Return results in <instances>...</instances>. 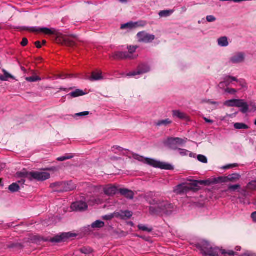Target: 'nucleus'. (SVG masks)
Returning a JSON list of instances; mask_svg holds the SVG:
<instances>
[{
    "label": "nucleus",
    "mask_w": 256,
    "mask_h": 256,
    "mask_svg": "<svg viewBox=\"0 0 256 256\" xmlns=\"http://www.w3.org/2000/svg\"><path fill=\"white\" fill-rule=\"evenodd\" d=\"M132 158L136 160H138L140 162H142L144 163L146 158L142 156H140L138 154H132Z\"/></svg>",
    "instance_id": "obj_39"
},
{
    "label": "nucleus",
    "mask_w": 256,
    "mask_h": 256,
    "mask_svg": "<svg viewBox=\"0 0 256 256\" xmlns=\"http://www.w3.org/2000/svg\"><path fill=\"white\" fill-rule=\"evenodd\" d=\"M172 123V121L169 119H166L164 120H159L157 123L156 125L158 126H167L168 124H170Z\"/></svg>",
    "instance_id": "obj_34"
},
{
    "label": "nucleus",
    "mask_w": 256,
    "mask_h": 256,
    "mask_svg": "<svg viewBox=\"0 0 256 256\" xmlns=\"http://www.w3.org/2000/svg\"><path fill=\"white\" fill-rule=\"evenodd\" d=\"M234 128L238 130H242V129H248V125L244 124V123H236L234 124Z\"/></svg>",
    "instance_id": "obj_31"
},
{
    "label": "nucleus",
    "mask_w": 256,
    "mask_h": 256,
    "mask_svg": "<svg viewBox=\"0 0 256 256\" xmlns=\"http://www.w3.org/2000/svg\"><path fill=\"white\" fill-rule=\"evenodd\" d=\"M199 182H198V180H196L192 183V186H193L192 188H197L198 186Z\"/></svg>",
    "instance_id": "obj_59"
},
{
    "label": "nucleus",
    "mask_w": 256,
    "mask_h": 256,
    "mask_svg": "<svg viewBox=\"0 0 256 256\" xmlns=\"http://www.w3.org/2000/svg\"><path fill=\"white\" fill-rule=\"evenodd\" d=\"M206 20L209 22H214L216 20V18L214 16H208L206 18Z\"/></svg>",
    "instance_id": "obj_45"
},
{
    "label": "nucleus",
    "mask_w": 256,
    "mask_h": 256,
    "mask_svg": "<svg viewBox=\"0 0 256 256\" xmlns=\"http://www.w3.org/2000/svg\"><path fill=\"white\" fill-rule=\"evenodd\" d=\"M246 188L248 190L253 191L256 190V181L252 180L246 186Z\"/></svg>",
    "instance_id": "obj_30"
},
{
    "label": "nucleus",
    "mask_w": 256,
    "mask_h": 256,
    "mask_svg": "<svg viewBox=\"0 0 256 256\" xmlns=\"http://www.w3.org/2000/svg\"><path fill=\"white\" fill-rule=\"evenodd\" d=\"M251 218L254 222H256V212H254L252 214Z\"/></svg>",
    "instance_id": "obj_61"
},
{
    "label": "nucleus",
    "mask_w": 256,
    "mask_h": 256,
    "mask_svg": "<svg viewBox=\"0 0 256 256\" xmlns=\"http://www.w3.org/2000/svg\"><path fill=\"white\" fill-rule=\"evenodd\" d=\"M225 92L230 94H234L236 90L234 88H227L225 90Z\"/></svg>",
    "instance_id": "obj_50"
},
{
    "label": "nucleus",
    "mask_w": 256,
    "mask_h": 256,
    "mask_svg": "<svg viewBox=\"0 0 256 256\" xmlns=\"http://www.w3.org/2000/svg\"><path fill=\"white\" fill-rule=\"evenodd\" d=\"M138 74H140V73H138V70L136 72H132L127 74L128 76H136Z\"/></svg>",
    "instance_id": "obj_54"
},
{
    "label": "nucleus",
    "mask_w": 256,
    "mask_h": 256,
    "mask_svg": "<svg viewBox=\"0 0 256 256\" xmlns=\"http://www.w3.org/2000/svg\"><path fill=\"white\" fill-rule=\"evenodd\" d=\"M240 184H235V185H230L229 186L228 188V190L235 191L236 190L240 188Z\"/></svg>",
    "instance_id": "obj_44"
},
{
    "label": "nucleus",
    "mask_w": 256,
    "mask_h": 256,
    "mask_svg": "<svg viewBox=\"0 0 256 256\" xmlns=\"http://www.w3.org/2000/svg\"><path fill=\"white\" fill-rule=\"evenodd\" d=\"M8 190L12 193L19 191L20 188L17 183H12L8 188Z\"/></svg>",
    "instance_id": "obj_26"
},
{
    "label": "nucleus",
    "mask_w": 256,
    "mask_h": 256,
    "mask_svg": "<svg viewBox=\"0 0 256 256\" xmlns=\"http://www.w3.org/2000/svg\"><path fill=\"white\" fill-rule=\"evenodd\" d=\"M72 76V74H62V75H60L59 76V78L62 79H65V78H71Z\"/></svg>",
    "instance_id": "obj_56"
},
{
    "label": "nucleus",
    "mask_w": 256,
    "mask_h": 256,
    "mask_svg": "<svg viewBox=\"0 0 256 256\" xmlns=\"http://www.w3.org/2000/svg\"><path fill=\"white\" fill-rule=\"evenodd\" d=\"M73 158L72 156H66L57 158V160L60 162H63L67 160L71 159Z\"/></svg>",
    "instance_id": "obj_43"
},
{
    "label": "nucleus",
    "mask_w": 256,
    "mask_h": 256,
    "mask_svg": "<svg viewBox=\"0 0 256 256\" xmlns=\"http://www.w3.org/2000/svg\"><path fill=\"white\" fill-rule=\"evenodd\" d=\"M198 160L202 162V163H204V164H206L208 162V159L206 158V157L204 155H201V154H200V155H198Z\"/></svg>",
    "instance_id": "obj_42"
},
{
    "label": "nucleus",
    "mask_w": 256,
    "mask_h": 256,
    "mask_svg": "<svg viewBox=\"0 0 256 256\" xmlns=\"http://www.w3.org/2000/svg\"><path fill=\"white\" fill-rule=\"evenodd\" d=\"M102 72H92L91 76L89 78V80L91 82L103 79Z\"/></svg>",
    "instance_id": "obj_18"
},
{
    "label": "nucleus",
    "mask_w": 256,
    "mask_h": 256,
    "mask_svg": "<svg viewBox=\"0 0 256 256\" xmlns=\"http://www.w3.org/2000/svg\"><path fill=\"white\" fill-rule=\"evenodd\" d=\"M16 175L17 178H26L30 180L44 181L50 178V174L46 172H28L25 170L17 172Z\"/></svg>",
    "instance_id": "obj_2"
},
{
    "label": "nucleus",
    "mask_w": 256,
    "mask_h": 256,
    "mask_svg": "<svg viewBox=\"0 0 256 256\" xmlns=\"http://www.w3.org/2000/svg\"><path fill=\"white\" fill-rule=\"evenodd\" d=\"M196 248L200 250L204 256H218L220 250L213 247L211 244L206 240H202L197 244Z\"/></svg>",
    "instance_id": "obj_3"
},
{
    "label": "nucleus",
    "mask_w": 256,
    "mask_h": 256,
    "mask_svg": "<svg viewBox=\"0 0 256 256\" xmlns=\"http://www.w3.org/2000/svg\"><path fill=\"white\" fill-rule=\"evenodd\" d=\"M86 94V93L83 90L76 89L75 91L72 92L68 94L72 98H76L80 96H82Z\"/></svg>",
    "instance_id": "obj_23"
},
{
    "label": "nucleus",
    "mask_w": 256,
    "mask_h": 256,
    "mask_svg": "<svg viewBox=\"0 0 256 256\" xmlns=\"http://www.w3.org/2000/svg\"><path fill=\"white\" fill-rule=\"evenodd\" d=\"M76 188V186L72 181L68 182H64L62 188L56 190L58 192H67L69 191L74 190Z\"/></svg>",
    "instance_id": "obj_10"
},
{
    "label": "nucleus",
    "mask_w": 256,
    "mask_h": 256,
    "mask_svg": "<svg viewBox=\"0 0 256 256\" xmlns=\"http://www.w3.org/2000/svg\"><path fill=\"white\" fill-rule=\"evenodd\" d=\"M71 208L74 210L81 212L86 210L88 208V205L85 202L78 201L74 202L72 204Z\"/></svg>",
    "instance_id": "obj_11"
},
{
    "label": "nucleus",
    "mask_w": 256,
    "mask_h": 256,
    "mask_svg": "<svg viewBox=\"0 0 256 256\" xmlns=\"http://www.w3.org/2000/svg\"><path fill=\"white\" fill-rule=\"evenodd\" d=\"M80 251L82 254H88L92 252L93 250L90 247H83L80 250Z\"/></svg>",
    "instance_id": "obj_33"
},
{
    "label": "nucleus",
    "mask_w": 256,
    "mask_h": 256,
    "mask_svg": "<svg viewBox=\"0 0 256 256\" xmlns=\"http://www.w3.org/2000/svg\"><path fill=\"white\" fill-rule=\"evenodd\" d=\"M240 256H256V254L248 252L242 254Z\"/></svg>",
    "instance_id": "obj_58"
},
{
    "label": "nucleus",
    "mask_w": 256,
    "mask_h": 256,
    "mask_svg": "<svg viewBox=\"0 0 256 256\" xmlns=\"http://www.w3.org/2000/svg\"><path fill=\"white\" fill-rule=\"evenodd\" d=\"M238 100H230L226 102L224 104L228 106H237V104H238Z\"/></svg>",
    "instance_id": "obj_29"
},
{
    "label": "nucleus",
    "mask_w": 256,
    "mask_h": 256,
    "mask_svg": "<svg viewBox=\"0 0 256 256\" xmlns=\"http://www.w3.org/2000/svg\"><path fill=\"white\" fill-rule=\"evenodd\" d=\"M138 227L140 230H142L144 232H152V228H148L146 227V226L142 225V224H139L138 226Z\"/></svg>",
    "instance_id": "obj_37"
},
{
    "label": "nucleus",
    "mask_w": 256,
    "mask_h": 256,
    "mask_svg": "<svg viewBox=\"0 0 256 256\" xmlns=\"http://www.w3.org/2000/svg\"><path fill=\"white\" fill-rule=\"evenodd\" d=\"M240 178V174L237 173L229 174L228 176H226L227 182H234L238 180Z\"/></svg>",
    "instance_id": "obj_19"
},
{
    "label": "nucleus",
    "mask_w": 256,
    "mask_h": 256,
    "mask_svg": "<svg viewBox=\"0 0 256 256\" xmlns=\"http://www.w3.org/2000/svg\"><path fill=\"white\" fill-rule=\"evenodd\" d=\"M112 148L118 150L119 151H122L124 150L123 148H122L119 146H114L112 147Z\"/></svg>",
    "instance_id": "obj_64"
},
{
    "label": "nucleus",
    "mask_w": 256,
    "mask_h": 256,
    "mask_svg": "<svg viewBox=\"0 0 256 256\" xmlns=\"http://www.w3.org/2000/svg\"><path fill=\"white\" fill-rule=\"evenodd\" d=\"M206 102L207 103H208L210 104L214 105V109H216L217 108V106L218 105V102H213L210 100H208L206 101Z\"/></svg>",
    "instance_id": "obj_46"
},
{
    "label": "nucleus",
    "mask_w": 256,
    "mask_h": 256,
    "mask_svg": "<svg viewBox=\"0 0 256 256\" xmlns=\"http://www.w3.org/2000/svg\"><path fill=\"white\" fill-rule=\"evenodd\" d=\"M198 182H199L200 185L204 186L208 185L211 183L209 180H198Z\"/></svg>",
    "instance_id": "obj_51"
},
{
    "label": "nucleus",
    "mask_w": 256,
    "mask_h": 256,
    "mask_svg": "<svg viewBox=\"0 0 256 256\" xmlns=\"http://www.w3.org/2000/svg\"><path fill=\"white\" fill-rule=\"evenodd\" d=\"M63 182H56L54 183H52L50 184V187L52 188H56V190L60 189L62 188V185Z\"/></svg>",
    "instance_id": "obj_41"
},
{
    "label": "nucleus",
    "mask_w": 256,
    "mask_h": 256,
    "mask_svg": "<svg viewBox=\"0 0 256 256\" xmlns=\"http://www.w3.org/2000/svg\"><path fill=\"white\" fill-rule=\"evenodd\" d=\"M220 252L222 254L224 255L227 254L230 256H234L236 254V253L232 250L226 251L224 250H220Z\"/></svg>",
    "instance_id": "obj_38"
},
{
    "label": "nucleus",
    "mask_w": 256,
    "mask_h": 256,
    "mask_svg": "<svg viewBox=\"0 0 256 256\" xmlns=\"http://www.w3.org/2000/svg\"><path fill=\"white\" fill-rule=\"evenodd\" d=\"M191 189H192V187L188 186L185 184H180L175 188L174 192L178 194H180L186 193Z\"/></svg>",
    "instance_id": "obj_13"
},
{
    "label": "nucleus",
    "mask_w": 256,
    "mask_h": 256,
    "mask_svg": "<svg viewBox=\"0 0 256 256\" xmlns=\"http://www.w3.org/2000/svg\"><path fill=\"white\" fill-rule=\"evenodd\" d=\"M144 163L162 170H171L174 168L173 166L171 164L158 162L149 158H146Z\"/></svg>",
    "instance_id": "obj_5"
},
{
    "label": "nucleus",
    "mask_w": 256,
    "mask_h": 256,
    "mask_svg": "<svg viewBox=\"0 0 256 256\" xmlns=\"http://www.w3.org/2000/svg\"><path fill=\"white\" fill-rule=\"evenodd\" d=\"M232 82L231 80H230V79L228 78V76H226L224 78V82H220L219 84V86L220 88L224 87V85L226 86H228L230 82Z\"/></svg>",
    "instance_id": "obj_32"
},
{
    "label": "nucleus",
    "mask_w": 256,
    "mask_h": 256,
    "mask_svg": "<svg viewBox=\"0 0 256 256\" xmlns=\"http://www.w3.org/2000/svg\"><path fill=\"white\" fill-rule=\"evenodd\" d=\"M88 114H89L88 112H80V113H77V114H75L74 116H88Z\"/></svg>",
    "instance_id": "obj_52"
},
{
    "label": "nucleus",
    "mask_w": 256,
    "mask_h": 256,
    "mask_svg": "<svg viewBox=\"0 0 256 256\" xmlns=\"http://www.w3.org/2000/svg\"><path fill=\"white\" fill-rule=\"evenodd\" d=\"M26 80L28 82H35L40 80V78L38 76H32L26 78Z\"/></svg>",
    "instance_id": "obj_35"
},
{
    "label": "nucleus",
    "mask_w": 256,
    "mask_h": 256,
    "mask_svg": "<svg viewBox=\"0 0 256 256\" xmlns=\"http://www.w3.org/2000/svg\"><path fill=\"white\" fill-rule=\"evenodd\" d=\"M34 45L38 48H40L42 47V44H40V41H36L34 42Z\"/></svg>",
    "instance_id": "obj_60"
},
{
    "label": "nucleus",
    "mask_w": 256,
    "mask_h": 256,
    "mask_svg": "<svg viewBox=\"0 0 256 256\" xmlns=\"http://www.w3.org/2000/svg\"><path fill=\"white\" fill-rule=\"evenodd\" d=\"M44 170H48V171H52V172H56L58 170V168L56 167H52L50 168H46L44 169Z\"/></svg>",
    "instance_id": "obj_57"
},
{
    "label": "nucleus",
    "mask_w": 256,
    "mask_h": 256,
    "mask_svg": "<svg viewBox=\"0 0 256 256\" xmlns=\"http://www.w3.org/2000/svg\"><path fill=\"white\" fill-rule=\"evenodd\" d=\"M118 192L122 196L127 198L130 200L134 198V193L131 190H128L127 188H120L118 189Z\"/></svg>",
    "instance_id": "obj_15"
},
{
    "label": "nucleus",
    "mask_w": 256,
    "mask_h": 256,
    "mask_svg": "<svg viewBox=\"0 0 256 256\" xmlns=\"http://www.w3.org/2000/svg\"><path fill=\"white\" fill-rule=\"evenodd\" d=\"M28 44V40L26 38H24L22 40V41L20 42V44L22 46H26Z\"/></svg>",
    "instance_id": "obj_53"
},
{
    "label": "nucleus",
    "mask_w": 256,
    "mask_h": 256,
    "mask_svg": "<svg viewBox=\"0 0 256 256\" xmlns=\"http://www.w3.org/2000/svg\"><path fill=\"white\" fill-rule=\"evenodd\" d=\"M2 72H4V76H1V80L2 81H7L9 78H12V80H14V77L7 72L5 70H2Z\"/></svg>",
    "instance_id": "obj_24"
},
{
    "label": "nucleus",
    "mask_w": 256,
    "mask_h": 256,
    "mask_svg": "<svg viewBox=\"0 0 256 256\" xmlns=\"http://www.w3.org/2000/svg\"><path fill=\"white\" fill-rule=\"evenodd\" d=\"M245 56L242 52H238L233 56L230 58V62L233 64H238L244 62Z\"/></svg>",
    "instance_id": "obj_14"
},
{
    "label": "nucleus",
    "mask_w": 256,
    "mask_h": 256,
    "mask_svg": "<svg viewBox=\"0 0 256 256\" xmlns=\"http://www.w3.org/2000/svg\"><path fill=\"white\" fill-rule=\"evenodd\" d=\"M91 226L92 228H100L104 226V223L102 221L98 220L93 222Z\"/></svg>",
    "instance_id": "obj_27"
},
{
    "label": "nucleus",
    "mask_w": 256,
    "mask_h": 256,
    "mask_svg": "<svg viewBox=\"0 0 256 256\" xmlns=\"http://www.w3.org/2000/svg\"><path fill=\"white\" fill-rule=\"evenodd\" d=\"M174 10H161L159 12L158 15L161 18H166L170 16L174 12Z\"/></svg>",
    "instance_id": "obj_22"
},
{
    "label": "nucleus",
    "mask_w": 256,
    "mask_h": 256,
    "mask_svg": "<svg viewBox=\"0 0 256 256\" xmlns=\"http://www.w3.org/2000/svg\"><path fill=\"white\" fill-rule=\"evenodd\" d=\"M118 190L115 186H108L104 188V192L106 195L112 196L115 194Z\"/></svg>",
    "instance_id": "obj_16"
},
{
    "label": "nucleus",
    "mask_w": 256,
    "mask_h": 256,
    "mask_svg": "<svg viewBox=\"0 0 256 256\" xmlns=\"http://www.w3.org/2000/svg\"><path fill=\"white\" fill-rule=\"evenodd\" d=\"M128 52H129V53H130V54H132L134 52H135V50H136V49L137 48V46H129L128 48Z\"/></svg>",
    "instance_id": "obj_47"
},
{
    "label": "nucleus",
    "mask_w": 256,
    "mask_h": 256,
    "mask_svg": "<svg viewBox=\"0 0 256 256\" xmlns=\"http://www.w3.org/2000/svg\"><path fill=\"white\" fill-rule=\"evenodd\" d=\"M180 150V154L182 155H186L187 153L188 152V150Z\"/></svg>",
    "instance_id": "obj_62"
},
{
    "label": "nucleus",
    "mask_w": 256,
    "mask_h": 256,
    "mask_svg": "<svg viewBox=\"0 0 256 256\" xmlns=\"http://www.w3.org/2000/svg\"><path fill=\"white\" fill-rule=\"evenodd\" d=\"M138 73H140V74L148 72L150 70V68L146 64H140L138 67Z\"/></svg>",
    "instance_id": "obj_20"
},
{
    "label": "nucleus",
    "mask_w": 256,
    "mask_h": 256,
    "mask_svg": "<svg viewBox=\"0 0 256 256\" xmlns=\"http://www.w3.org/2000/svg\"><path fill=\"white\" fill-rule=\"evenodd\" d=\"M136 24H134L132 22H128L126 24H122L121 26V29H124L126 28H132L135 27V25Z\"/></svg>",
    "instance_id": "obj_40"
},
{
    "label": "nucleus",
    "mask_w": 256,
    "mask_h": 256,
    "mask_svg": "<svg viewBox=\"0 0 256 256\" xmlns=\"http://www.w3.org/2000/svg\"><path fill=\"white\" fill-rule=\"evenodd\" d=\"M138 40L140 42L148 43L152 42L155 38V36L144 32H140L137 34Z\"/></svg>",
    "instance_id": "obj_9"
},
{
    "label": "nucleus",
    "mask_w": 256,
    "mask_h": 256,
    "mask_svg": "<svg viewBox=\"0 0 256 256\" xmlns=\"http://www.w3.org/2000/svg\"><path fill=\"white\" fill-rule=\"evenodd\" d=\"M172 115L174 117L178 118L180 120H186L188 118L186 114L180 110H173Z\"/></svg>",
    "instance_id": "obj_21"
},
{
    "label": "nucleus",
    "mask_w": 256,
    "mask_h": 256,
    "mask_svg": "<svg viewBox=\"0 0 256 256\" xmlns=\"http://www.w3.org/2000/svg\"><path fill=\"white\" fill-rule=\"evenodd\" d=\"M78 40L77 36L74 35L58 36L56 39V43L69 47L77 46L76 41Z\"/></svg>",
    "instance_id": "obj_4"
},
{
    "label": "nucleus",
    "mask_w": 256,
    "mask_h": 256,
    "mask_svg": "<svg viewBox=\"0 0 256 256\" xmlns=\"http://www.w3.org/2000/svg\"><path fill=\"white\" fill-rule=\"evenodd\" d=\"M237 164H228L225 166H224V169H230L234 167L237 166Z\"/></svg>",
    "instance_id": "obj_55"
},
{
    "label": "nucleus",
    "mask_w": 256,
    "mask_h": 256,
    "mask_svg": "<svg viewBox=\"0 0 256 256\" xmlns=\"http://www.w3.org/2000/svg\"><path fill=\"white\" fill-rule=\"evenodd\" d=\"M115 60H122L126 58H132L131 56L126 52H117L111 56Z\"/></svg>",
    "instance_id": "obj_12"
},
{
    "label": "nucleus",
    "mask_w": 256,
    "mask_h": 256,
    "mask_svg": "<svg viewBox=\"0 0 256 256\" xmlns=\"http://www.w3.org/2000/svg\"><path fill=\"white\" fill-rule=\"evenodd\" d=\"M112 215L114 218H120L122 219V211H120V212H114L112 214Z\"/></svg>",
    "instance_id": "obj_48"
},
{
    "label": "nucleus",
    "mask_w": 256,
    "mask_h": 256,
    "mask_svg": "<svg viewBox=\"0 0 256 256\" xmlns=\"http://www.w3.org/2000/svg\"><path fill=\"white\" fill-rule=\"evenodd\" d=\"M76 234L70 232L63 233L60 235L56 236L54 237L50 238V241L52 242H60L66 241L68 238L76 236Z\"/></svg>",
    "instance_id": "obj_8"
},
{
    "label": "nucleus",
    "mask_w": 256,
    "mask_h": 256,
    "mask_svg": "<svg viewBox=\"0 0 256 256\" xmlns=\"http://www.w3.org/2000/svg\"><path fill=\"white\" fill-rule=\"evenodd\" d=\"M114 218L112 214L108 215H106L102 216V219L106 220H110Z\"/></svg>",
    "instance_id": "obj_49"
},
{
    "label": "nucleus",
    "mask_w": 256,
    "mask_h": 256,
    "mask_svg": "<svg viewBox=\"0 0 256 256\" xmlns=\"http://www.w3.org/2000/svg\"><path fill=\"white\" fill-rule=\"evenodd\" d=\"M218 44L221 46H226L228 45V38L226 36H222L218 39Z\"/></svg>",
    "instance_id": "obj_25"
},
{
    "label": "nucleus",
    "mask_w": 256,
    "mask_h": 256,
    "mask_svg": "<svg viewBox=\"0 0 256 256\" xmlns=\"http://www.w3.org/2000/svg\"><path fill=\"white\" fill-rule=\"evenodd\" d=\"M18 29L21 31L26 30L30 32H40L48 35H52L54 34V31H53L52 30L46 28H37L34 27L30 28L26 26H21L19 27Z\"/></svg>",
    "instance_id": "obj_7"
},
{
    "label": "nucleus",
    "mask_w": 256,
    "mask_h": 256,
    "mask_svg": "<svg viewBox=\"0 0 256 256\" xmlns=\"http://www.w3.org/2000/svg\"><path fill=\"white\" fill-rule=\"evenodd\" d=\"M145 200L151 206L149 207V212L151 215L165 214L170 215L176 209V206L168 201L160 198L153 192L148 193Z\"/></svg>",
    "instance_id": "obj_1"
},
{
    "label": "nucleus",
    "mask_w": 256,
    "mask_h": 256,
    "mask_svg": "<svg viewBox=\"0 0 256 256\" xmlns=\"http://www.w3.org/2000/svg\"><path fill=\"white\" fill-rule=\"evenodd\" d=\"M222 182H227L226 176H219L212 180V183L220 184Z\"/></svg>",
    "instance_id": "obj_28"
},
{
    "label": "nucleus",
    "mask_w": 256,
    "mask_h": 256,
    "mask_svg": "<svg viewBox=\"0 0 256 256\" xmlns=\"http://www.w3.org/2000/svg\"><path fill=\"white\" fill-rule=\"evenodd\" d=\"M122 219H124L125 218H129L132 215V212L129 210L122 211Z\"/></svg>",
    "instance_id": "obj_36"
},
{
    "label": "nucleus",
    "mask_w": 256,
    "mask_h": 256,
    "mask_svg": "<svg viewBox=\"0 0 256 256\" xmlns=\"http://www.w3.org/2000/svg\"><path fill=\"white\" fill-rule=\"evenodd\" d=\"M238 108H241L240 112L246 114L248 110V106L243 100H238V104H236Z\"/></svg>",
    "instance_id": "obj_17"
},
{
    "label": "nucleus",
    "mask_w": 256,
    "mask_h": 256,
    "mask_svg": "<svg viewBox=\"0 0 256 256\" xmlns=\"http://www.w3.org/2000/svg\"><path fill=\"white\" fill-rule=\"evenodd\" d=\"M204 120L206 122L210 123V124H212L214 122L213 120H209L206 118H204Z\"/></svg>",
    "instance_id": "obj_63"
},
{
    "label": "nucleus",
    "mask_w": 256,
    "mask_h": 256,
    "mask_svg": "<svg viewBox=\"0 0 256 256\" xmlns=\"http://www.w3.org/2000/svg\"><path fill=\"white\" fill-rule=\"evenodd\" d=\"M184 140L178 138H168L164 142L166 146L172 150H176L178 146L184 144Z\"/></svg>",
    "instance_id": "obj_6"
}]
</instances>
